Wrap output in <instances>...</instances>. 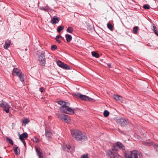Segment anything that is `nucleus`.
I'll return each instance as SVG.
<instances>
[{"mask_svg":"<svg viewBox=\"0 0 158 158\" xmlns=\"http://www.w3.org/2000/svg\"><path fill=\"white\" fill-rule=\"evenodd\" d=\"M20 107L19 106H15V108L16 109H19V108Z\"/></svg>","mask_w":158,"mask_h":158,"instance_id":"nucleus-44","label":"nucleus"},{"mask_svg":"<svg viewBox=\"0 0 158 158\" xmlns=\"http://www.w3.org/2000/svg\"><path fill=\"white\" fill-rule=\"evenodd\" d=\"M92 55L93 56L97 58H98L99 56V54L95 52H92Z\"/></svg>","mask_w":158,"mask_h":158,"instance_id":"nucleus-24","label":"nucleus"},{"mask_svg":"<svg viewBox=\"0 0 158 158\" xmlns=\"http://www.w3.org/2000/svg\"><path fill=\"white\" fill-rule=\"evenodd\" d=\"M71 133L73 137L77 141H81L87 139L85 134L78 130H73L71 131Z\"/></svg>","mask_w":158,"mask_h":158,"instance_id":"nucleus-1","label":"nucleus"},{"mask_svg":"<svg viewBox=\"0 0 158 158\" xmlns=\"http://www.w3.org/2000/svg\"><path fill=\"white\" fill-rule=\"evenodd\" d=\"M108 66L109 68H110L111 67V65L110 64H108Z\"/></svg>","mask_w":158,"mask_h":158,"instance_id":"nucleus-43","label":"nucleus"},{"mask_svg":"<svg viewBox=\"0 0 158 158\" xmlns=\"http://www.w3.org/2000/svg\"><path fill=\"white\" fill-rule=\"evenodd\" d=\"M57 116L58 118H60L62 121L66 123H69L70 122L71 120L70 118L68 115L61 114H58Z\"/></svg>","mask_w":158,"mask_h":158,"instance_id":"nucleus-6","label":"nucleus"},{"mask_svg":"<svg viewBox=\"0 0 158 158\" xmlns=\"http://www.w3.org/2000/svg\"><path fill=\"white\" fill-rule=\"evenodd\" d=\"M65 37L66 38V41L68 42H69L72 39V36L68 34L65 35Z\"/></svg>","mask_w":158,"mask_h":158,"instance_id":"nucleus-20","label":"nucleus"},{"mask_svg":"<svg viewBox=\"0 0 158 158\" xmlns=\"http://www.w3.org/2000/svg\"><path fill=\"white\" fill-rule=\"evenodd\" d=\"M21 141L23 142V143L24 145L25 146H26V142L24 140V139H23V140H21Z\"/></svg>","mask_w":158,"mask_h":158,"instance_id":"nucleus-41","label":"nucleus"},{"mask_svg":"<svg viewBox=\"0 0 158 158\" xmlns=\"http://www.w3.org/2000/svg\"><path fill=\"white\" fill-rule=\"evenodd\" d=\"M73 96L76 98H80L82 100L86 101H91L93 100V99L88 96L83 95L79 93H74L73 94Z\"/></svg>","mask_w":158,"mask_h":158,"instance_id":"nucleus-5","label":"nucleus"},{"mask_svg":"<svg viewBox=\"0 0 158 158\" xmlns=\"http://www.w3.org/2000/svg\"><path fill=\"white\" fill-rule=\"evenodd\" d=\"M153 30L154 31V32L155 31H157V28H156V26H153Z\"/></svg>","mask_w":158,"mask_h":158,"instance_id":"nucleus-40","label":"nucleus"},{"mask_svg":"<svg viewBox=\"0 0 158 158\" xmlns=\"http://www.w3.org/2000/svg\"><path fill=\"white\" fill-rule=\"evenodd\" d=\"M56 63L58 65L64 69H69V67L68 65L63 63L60 61L58 60L57 61Z\"/></svg>","mask_w":158,"mask_h":158,"instance_id":"nucleus-10","label":"nucleus"},{"mask_svg":"<svg viewBox=\"0 0 158 158\" xmlns=\"http://www.w3.org/2000/svg\"><path fill=\"white\" fill-rule=\"evenodd\" d=\"M37 155L39 156V158H43V154L41 152V149L35 147Z\"/></svg>","mask_w":158,"mask_h":158,"instance_id":"nucleus-13","label":"nucleus"},{"mask_svg":"<svg viewBox=\"0 0 158 158\" xmlns=\"http://www.w3.org/2000/svg\"><path fill=\"white\" fill-rule=\"evenodd\" d=\"M117 123L122 127H125L129 123L128 120L123 118H116L114 119Z\"/></svg>","mask_w":158,"mask_h":158,"instance_id":"nucleus-2","label":"nucleus"},{"mask_svg":"<svg viewBox=\"0 0 158 158\" xmlns=\"http://www.w3.org/2000/svg\"><path fill=\"white\" fill-rule=\"evenodd\" d=\"M138 30V27H135L133 28V32L134 34H136L137 33Z\"/></svg>","mask_w":158,"mask_h":158,"instance_id":"nucleus-31","label":"nucleus"},{"mask_svg":"<svg viewBox=\"0 0 158 158\" xmlns=\"http://www.w3.org/2000/svg\"><path fill=\"white\" fill-rule=\"evenodd\" d=\"M45 135L47 137L48 139H49L51 137L52 133L50 131L46 130L45 133Z\"/></svg>","mask_w":158,"mask_h":158,"instance_id":"nucleus-18","label":"nucleus"},{"mask_svg":"<svg viewBox=\"0 0 158 158\" xmlns=\"http://www.w3.org/2000/svg\"><path fill=\"white\" fill-rule=\"evenodd\" d=\"M56 48L57 47L56 45H53L51 46V49L52 50H54L56 49Z\"/></svg>","mask_w":158,"mask_h":158,"instance_id":"nucleus-36","label":"nucleus"},{"mask_svg":"<svg viewBox=\"0 0 158 158\" xmlns=\"http://www.w3.org/2000/svg\"><path fill=\"white\" fill-rule=\"evenodd\" d=\"M39 61L40 64L44 65L45 63L44 56L43 55H41L39 57Z\"/></svg>","mask_w":158,"mask_h":158,"instance_id":"nucleus-11","label":"nucleus"},{"mask_svg":"<svg viewBox=\"0 0 158 158\" xmlns=\"http://www.w3.org/2000/svg\"><path fill=\"white\" fill-rule=\"evenodd\" d=\"M125 158H131V156L129 154H127L125 155Z\"/></svg>","mask_w":158,"mask_h":158,"instance_id":"nucleus-37","label":"nucleus"},{"mask_svg":"<svg viewBox=\"0 0 158 158\" xmlns=\"http://www.w3.org/2000/svg\"><path fill=\"white\" fill-rule=\"evenodd\" d=\"M110 113L109 111L107 110H105L103 113V115L104 117H107L109 115Z\"/></svg>","mask_w":158,"mask_h":158,"instance_id":"nucleus-30","label":"nucleus"},{"mask_svg":"<svg viewBox=\"0 0 158 158\" xmlns=\"http://www.w3.org/2000/svg\"><path fill=\"white\" fill-rule=\"evenodd\" d=\"M19 137L20 140H23L24 139H26L27 138L28 134L26 132H24L21 135H19Z\"/></svg>","mask_w":158,"mask_h":158,"instance_id":"nucleus-16","label":"nucleus"},{"mask_svg":"<svg viewBox=\"0 0 158 158\" xmlns=\"http://www.w3.org/2000/svg\"><path fill=\"white\" fill-rule=\"evenodd\" d=\"M33 140L34 142L35 143H38L39 141V139L37 138H34L33 139Z\"/></svg>","mask_w":158,"mask_h":158,"instance_id":"nucleus-34","label":"nucleus"},{"mask_svg":"<svg viewBox=\"0 0 158 158\" xmlns=\"http://www.w3.org/2000/svg\"><path fill=\"white\" fill-rule=\"evenodd\" d=\"M0 106L2 107L6 113H9V109L11 107L7 103L2 100L0 102Z\"/></svg>","mask_w":158,"mask_h":158,"instance_id":"nucleus-7","label":"nucleus"},{"mask_svg":"<svg viewBox=\"0 0 158 158\" xmlns=\"http://www.w3.org/2000/svg\"><path fill=\"white\" fill-rule=\"evenodd\" d=\"M11 44V41L10 40H7L5 43V44L4 45V48L5 49H7L9 47Z\"/></svg>","mask_w":158,"mask_h":158,"instance_id":"nucleus-17","label":"nucleus"},{"mask_svg":"<svg viewBox=\"0 0 158 158\" xmlns=\"http://www.w3.org/2000/svg\"><path fill=\"white\" fill-rule=\"evenodd\" d=\"M27 50V49H25V50L26 51Z\"/></svg>","mask_w":158,"mask_h":158,"instance_id":"nucleus-46","label":"nucleus"},{"mask_svg":"<svg viewBox=\"0 0 158 158\" xmlns=\"http://www.w3.org/2000/svg\"><path fill=\"white\" fill-rule=\"evenodd\" d=\"M29 121H30L28 119L26 118L23 120V124H24V126H25L26 124L28 123Z\"/></svg>","mask_w":158,"mask_h":158,"instance_id":"nucleus-27","label":"nucleus"},{"mask_svg":"<svg viewBox=\"0 0 158 158\" xmlns=\"http://www.w3.org/2000/svg\"><path fill=\"white\" fill-rule=\"evenodd\" d=\"M106 155L108 158H119V156L117 154L112 152L109 150L107 151Z\"/></svg>","mask_w":158,"mask_h":158,"instance_id":"nucleus-9","label":"nucleus"},{"mask_svg":"<svg viewBox=\"0 0 158 158\" xmlns=\"http://www.w3.org/2000/svg\"><path fill=\"white\" fill-rule=\"evenodd\" d=\"M67 31L69 33H72V32H73V28H72V27H69L67 28Z\"/></svg>","mask_w":158,"mask_h":158,"instance_id":"nucleus-29","label":"nucleus"},{"mask_svg":"<svg viewBox=\"0 0 158 158\" xmlns=\"http://www.w3.org/2000/svg\"><path fill=\"white\" fill-rule=\"evenodd\" d=\"M60 35H58L56 37V40L58 42V43H60L61 42V41L60 40H59L60 37Z\"/></svg>","mask_w":158,"mask_h":158,"instance_id":"nucleus-32","label":"nucleus"},{"mask_svg":"<svg viewBox=\"0 0 158 158\" xmlns=\"http://www.w3.org/2000/svg\"><path fill=\"white\" fill-rule=\"evenodd\" d=\"M129 154L131 158H142V153L139 152L136 150H133L130 152Z\"/></svg>","mask_w":158,"mask_h":158,"instance_id":"nucleus-8","label":"nucleus"},{"mask_svg":"<svg viewBox=\"0 0 158 158\" xmlns=\"http://www.w3.org/2000/svg\"><path fill=\"white\" fill-rule=\"evenodd\" d=\"M12 74L13 76H17L20 79L22 82L24 81V75L22 73L21 71L17 68H15L13 70Z\"/></svg>","mask_w":158,"mask_h":158,"instance_id":"nucleus-3","label":"nucleus"},{"mask_svg":"<svg viewBox=\"0 0 158 158\" xmlns=\"http://www.w3.org/2000/svg\"><path fill=\"white\" fill-rule=\"evenodd\" d=\"M116 146L121 150H124L125 149V147L120 142H117L116 143Z\"/></svg>","mask_w":158,"mask_h":158,"instance_id":"nucleus-14","label":"nucleus"},{"mask_svg":"<svg viewBox=\"0 0 158 158\" xmlns=\"http://www.w3.org/2000/svg\"><path fill=\"white\" fill-rule=\"evenodd\" d=\"M40 91L41 92H43L44 90V88L43 87H41L40 88Z\"/></svg>","mask_w":158,"mask_h":158,"instance_id":"nucleus-39","label":"nucleus"},{"mask_svg":"<svg viewBox=\"0 0 158 158\" xmlns=\"http://www.w3.org/2000/svg\"><path fill=\"white\" fill-rule=\"evenodd\" d=\"M143 143L145 145L148 146H150L153 144V142L150 140H148L146 142H144Z\"/></svg>","mask_w":158,"mask_h":158,"instance_id":"nucleus-21","label":"nucleus"},{"mask_svg":"<svg viewBox=\"0 0 158 158\" xmlns=\"http://www.w3.org/2000/svg\"><path fill=\"white\" fill-rule=\"evenodd\" d=\"M68 104H66L64 106H61L60 108V110L62 112L68 114H74V110L71 108L67 106Z\"/></svg>","mask_w":158,"mask_h":158,"instance_id":"nucleus-4","label":"nucleus"},{"mask_svg":"<svg viewBox=\"0 0 158 158\" xmlns=\"http://www.w3.org/2000/svg\"><path fill=\"white\" fill-rule=\"evenodd\" d=\"M144 8L145 9H150L149 6L148 5H145L143 6Z\"/></svg>","mask_w":158,"mask_h":158,"instance_id":"nucleus-35","label":"nucleus"},{"mask_svg":"<svg viewBox=\"0 0 158 158\" xmlns=\"http://www.w3.org/2000/svg\"><path fill=\"white\" fill-rule=\"evenodd\" d=\"M64 29V27L62 26H59L57 28V31L58 32H60L61 31Z\"/></svg>","mask_w":158,"mask_h":158,"instance_id":"nucleus-26","label":"nucleus"},{"mask_svg":"<svg viewBox=\"0 0 158 158\" xmlns=\"http://www.w3.org/2000/svg\"><path fill=\"white\" fill-rule=\"evenodd\" d=\"M60 18L56 16H54L51 19V23L53 24L57 23L59 21Z\"/></svg>","mask_w":158,"mask_h":158,"instance_id":"nucleus-12","label":"nucleus"},{"mask_svg":"<svg viewBox=\"0 0 158 158\" xmlns=\"http://www.w3.org/2000/svg\"><path fill=\"white\" fill-rule=\"evenodd\" d=\"M114 149H114V148H112V150H114Z\"/></svg>","mask_w":158,"mask_h":158,"instance_id":"nucleus-45","label":"nucleus"},{"mask_svg":"<svg viewBox=\"0 0 158 158\" xmlns=\"http://www.w3.org/2000/svg\"><path fill=\"white\" fill-rule=\"evenodd\" d=\"M81 158H89L88 154H85L83 155L81 157Z\"/></svg>","mask_w":158,"mask_h":158,"instance_id":"nucleus-33","label":"nucleus"},{"mask_svg":"<svg viewBox=\"0 0 158 158\" xmlns=\"http://www.w3.org/2000/svg\"><path fill=\"white\" fill-rule=\"evenodd\" d=\"M108 28L111 31H113L114 29L113 26L110 23H108L107 24Z\"/></svg>","mask_w":158,"mask_h":158,"instance_id":"nucleus-23","label":"nucleus"},{"mask_svg":"<svg viewBox=\"0 0 158 158\" xmlns=\"http://www.w3.org/2000/svg\"><path fill=\"white\" fill-rule=\"evenodd\" d=\"M6 138L8 142L9 143H10L12 145H13V142L12 140V139L10 138H9V137H6Z\"/></svg>","mask_w":158,"mask_h":158,"instance_id":"nucleus-28","label":"nucleus"},{"mask_svg":"<svg viewBox=\"0 0 158 158\" xmlns=\"http://www.w3.org/2000/svg\"><path fill=\"white\" fill-rule=\"evenodd\" d=\"M113 98L116 101H120L121 102H123V98L121 96L118 95H115L113 96Z\"/></svg>","mask_w":158,"mask_h":158,"instance_id":"nucleus-15","label":"nucleus"},{"mask_svg":"<svg viewBox=\"0 0 158 158\" xmlns=\"http://www.w3.org/2000/svg\"><path fill=\"white\" fill-rule=\"evenodd\" d=\"M58 104L61 105V106H64L66 105V104H68V103H66L65 102H64L62 101H59L58 102Z\"/></svg>","mask_w":158,"mask_h":158,"instance_id":"nucleus-25","label":"nucleus"},{"mask_svg":"<svg viewBox=\"0 0 158 158\" xmlns=\"http://www.w3.org/2000/svg\"><path fill=\"white\" fill-rule=\"evenodd\" d=\"M14 152L15 154L16 155H18L20 154V150L18 149V147H14Z\"/></svg>","mask_w":158,"mask_h":158,"instance_id":"nucleus-22","label":"nucleus"},{"mask_svg":"<svg viewBox=\"0 0 158 158\" xmlns=\"http://www.w3.org/2000/svg\"><path fill=\"white\" fill-rule=\"evenodd\" d=\"M155 34H156L157 36H158V32H157V31H156L155 32Z\"/></svg>","mask_w":158,"mask_h":158,"instance_id":"nucleus-42","label":"nucleus"},{"mask_svg":"<svg viewBox=\"0 0 158 158\" xmlns=\"http://www.w3.org/2000/svg\"><path fill=\"white\" fill-rule=\"evenodd\" d=\"M63 149L65 151L69 152H71L70 151H69L71 148V147L69 145H67L66 144H64L63 146Z\"/></svg>","mask_w":158,"mask_h":158,"instance_id":"nucleus-19","label":"nucleus"},{"mask_svg":"<svg viewBox=\"0 0 158 158\" xmlns=\"http://www.w3.org/2000/svg\"><path fill=\"white\" fill-rule=\"evenodd\" d=\"M154 147L156 150H157V152H158V145L155 144L154 145Z\"/></svg>","mask_w":158,"mask_h":158,"instance_id":"nucleus-38","label":"nucleus"}]
</instances>
